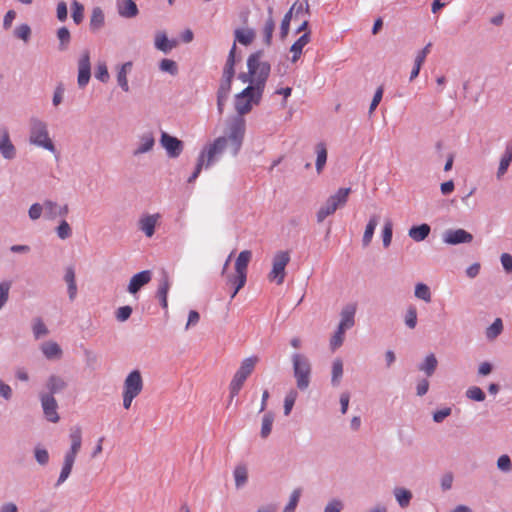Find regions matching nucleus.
Listing matches in <instances>:
<instances>
[{
  "instance_id": "obj_1",
  "label": "nucleus",
  "mask_w": 512,
  "mask_h": 512,
  "mask_svg": "<svg viewBox=\"0 0 512 512\" xmlns=\"http://www.w3.org/2000/svg\"><path fill=\"white\" fill-rule=\"evenodd\" d=\"M245 131V119L233 117L227 126V136L215 138L200 151L198 157L206 163V169L218 162L226 149H229L232 156H237L243 144Z\"/></svg>"
},
{
  "instance_id": "obj_2",
  "label": "nucleus",
  "mask_w": 512,
  "mask_h": 512,
  "mask_svg": "<svg viewBox=\"0 0 512 512\" xmlns=\"http://www.w3.org/2000/svg\"><path fill=\"white\" fill-rule=\"evenodd\" d=\"M247 68L250 74H252V85H248V87H253L256 91V96L262 95L270 75V63L263 60V53L261 51H257L248 57Z\"/></svg>"
},
{
  "instance_id": "obj_3",
  "label": "nucleus",
  "mask_w": 512,
  "mask_h": 512,
  "mask_svg": "<svg viewBox=\"0 0 512 512\" xmlns=\"http://www.w3.org/2000/svg\"><path fill=\"white\" fill-rule=\"evenodd\" d=\"M28 141L31 145L45 149L52 154L57 153L55 144L50 137L48 123L37 116H32L29 119Z\"/></svg>"
},
{
  "instance_id": "obj_4",
  "label": "nucleus",
  "mask_w": 512,
  "mask_h": 512,
  "mask_svg": "<svg viewBox=\"0 0 512 512\" xmlns=\"http://www.w3.org/2000/svg\"><path fill=\"white\" fill-rule=\"evenodd\" d=\"M290 360L296 387L300 391L307 390L312 376V364L309 357L304 353L294 352L291 354Z\"/></svg>"
},
{
  "instance_id": "obj_5",
  "label": "nucleus",
  "mask_w": 512,
  "mask_h": 512,
  "mask_svg": "<svg viewBox=\"0 0 512 512\" xmlns=\"http://www.w3.org/2000/svg\"><path fill=\"white\" fill-rule=\"evenodd\" d=\"M350 192V188H340L331 195L317 211V222L322 223L328 216L333 215L337 209L344 207Z\"/></svg>"
},
{
  "instance_id": "obj_6",
  "label": "nucleus",
  "mask_w": 512,
  "mask_h": 512,
  "mask_svg": "<svg viewBox=\"0 0 512 512\" xmlns=\"http://www.w3.org/2000/svg\"><path fill=\"white\" fill-rule=\"evenodd\" d=\"M257 361H258V358L253 356V357L245 358L241 362L239 369L236 371V373L234 374V376L229 384V392H230L229 403L232 401V399L236 395H238V393L242 389L246 379L253 372Z\"/></svg>"
},
{
  "instance_id": "obj_7",
  "label": "nucleus",
  "mask_w": 512,
  "mask_h": 512,
  "mask_svg": "<svg viewBox=\"0 0 512 512\" xmlns=\"http://www.w3.org/2000/svg\"><path fill=\"white\" fill-rule=\"evenodd\" d=\"M290 262V253L288 251H278L272 259V269L268 274V279L281 285L286 276V266Z\"/></svg>"
},
{
  "instance_id": "obj_8",
  "label": "nucleus",
  "mask_w": 512,
  "mask_h": 512,
  "mask_svg": "<svg viewBox=\"0 0 512 512\" xmlns=\"http://www.w3.org/2000/svg\"><path fill=\"white\" fill-rule=\"evenodd\" d=\"M261 97L262 95L256 96V91L253 87L248 86L237 94L235 98V109L239 114L238 117L243 118L242 116L252 109L253 103H259Z\"/></svg>"
},
{
  "instance_id": "obj_9",
  "label": "nucleus",
  "mask_w": 512,
  "mask_h": 512,
  "mask_svg": "<svg viewBox=\"0 0 512 512\" xmlns=\"http://www.w3.org/2000/svg\"><path fill=\"white\" fill-rule=\"evenodd\" d=\"M143 388L144 382L141 372L135 369L129 372L125 377L122 392L137 398L141 394Z\"/></svg>"
},
{
  "instance_id": "obj_10",
  "label": "nucleus",
  "mask_w": 512,
  "mask_h": 512,
  "mask_svg": "<svg viewBox=\"0 0 512 512\" xmlns=\"http://www.w3.org/2000/svg\"><path fill=\"white\" fill-rule=\"evenodd\" d=\"M91 78V62H90V52L88 50H84L81 52L80 57L78 59V76H77V84L79 88H85Z\"/></svg>"
},
{
  "instance_id": "obj_11",
  "label": "nucleus",
  "mask_w": 512,
  "mask_h": 512,
  "mask_svg": "<svg viewBox=\"0 0 512 512\" xmlns=\"http://www.w3.org/2000/svg\"><path fill=\"white\" fill-rule=\"evenodd\" d=\"M160 145L166 151L169 158H177L183 151V142L177 137L171 136L167 132H162L160 137Z\"/></svg>"
},
{
  "instance_id": "obj_12",
  "label": "nucleus",
  "mask_w": 512,
  "mask_h": 512,
  "mask_svg": "<svg viewBox=\"0 0 512 512\" xmlns=\"http://www.w3.org/2000/svg\"><path fill=\"white\" fill-rule=\"evenodd\" d=\"M161 215L159 213L142 214L137 222L138 229L147 237L151 238L155 234L156 226L159 224Z\"/></svg>"
},
{
  "instance_id": "obj_13",
  "label": "nucleus",
  "mask_w": 512,
  "mask_h": 512,
  "mask_svg": "<svg viewBox=\"0 0 512 512\" xmlns=\"http://www.w3.org/2000/svg\"><path fill=\"white\" fill-rule=\"evenodd\" d=\"M0 154L5 160H13L17 155V149L6 127L0 129Z\"/></svg>"
},
{
  "instance_id": "obj_14",
  "label": "nucleus",
  "mask_w": 512,
  "mask_h": 512,
  "mask_svg": "<svg viewBox=\"0 0 512 512\" xmlns=\"http://www.w3.org/2000/svg\"><path fill=\"white\" fill-rule=\"evenodd\" d=\"M41 405L45 418L52 423H57L60 419L57 412V402L51 394H41L40 396Z\"/></svg>"
},
{
  "instance_id": "obj_15",
  "label": "nucleus",
  "mask_w": 512,
  "mask_h": 512,
  "mask_svg": "<svg viewBox=\"0 0 512 512\" xmlns=\"http://www.w3.org/2000/svg\"><path fill=\"white\" fill-rule=\"evenodd\" d=\"M473 239L472 234L464 229H449L443 234V241L449 245H457L461 243H469Z\"/></svg>"
},
{
  "instance_id": "obj_16",
  "label": "nucleus",
  "mask_w": 512,
  "mask_h": 512,
  "mask_svg": "<svg viewBox=\"0 0 512 512\" xmlns=\"http://www.w3.org/2000/svg\"><path fill=\"white\" fill-rule=\"evenodd\" d=\"M152 279L150 270H143L134 274L128 284L127 291L130 294H136L142 287L148 284Z\"/></svg>"
},
{
  "instance_id": "obj_17",
  "label": "nucleus",
  "mask_w": 512,
  "mask_h": 512,
  "mask_svg": "<svg viewBox=\"0 0 512 512\" xmlns=\"http://www.w3.org/2000/svg\"><path fill=\"white\" fill-rule=\"evenodd\" d=\"M69 438L71 446L69 451L66 452L65 457L75 460L77 453L81 449L82 445V430L80 426H74L70 429Z\"/></svg>"
},
{
  "instance_id": "obj_18",
  "label": "nucleus",
  "mask_w": 512,
  "mask_h": 512,
  "mask_svg": "<svg viewBox=\"0 0 512 512\" xmlns=\"http://www.w3.org/2000/svg\"><path fill=\"white\" fill-rule=\"evenodd\" d=\"M155 145V138L152 132H146L139 136L137 146L133 150V156L137 157L142 154L149 153L153 150Z\"/></svg>"
},
{
  "instance_id": "obj_19",
  "label": "nucleus",
  "mask_w": 512,
  "mask_h": 512,
  "mask_svg": "<svg viewBox=\"0 0 512 512\" xmlns=\"http://www.w3.org/2000/svg\"><path fill=\"white\" fill-rule=\"evenodd\" d=\"M356 305L353 303L345 305L340 313V322L338 327L349 330L355 324Z\"/></svg>"
},
{
  "instance_id": "obj_20",
  "label": "nucleus",
  "mask_w": 512,
  "mask_h": 512,
  "mask_svg": "<svg viewBox=\"0 0 512 512\" xmlns=\"http://www.w3.org/2000/svg\"><path fill=\"white\" fill-rule=\"evenodd\" d=\"M116 9L122 18H134L138 15L139 10L133 0H116Z\"/></svg>"
},
{
  "instance_id": "obj_21",
  "label": "nucleus",
  "mask_w": 512,
  "mask_h": 512,
  "mask_svg": "<svg viewBox=\"0 0 512 512\" xmlns=\"http://www.w3.org/2000/svg\"><path fill=\"white\" fill-rule=\"evenodd\" d=\"M40 351L48 360H58L62 357V349L60 345L52 340L44 341L40 345Z\"/></svg>"
},
{
  "instance_id": "obj_22",
  "label": "nucleus",
  "mask_w": 512,
  "mask_h": 512,
  "mask_svg": "<svg viewBox=\"0 0 512 512\" xmlns=\"http://www.w3.org/2000/svg\"><path fill=\"white\" fill-rule=\"evenodd\" d=\"M311 41L310 32H304L290 47V52L292 54L291 62H297L302 53L304 47Z\"/></svg>"
},
{
  "instance_id": "obj_23",
  "label": "nucleus",
  "mask_w": 512,
  "mask_h": 512,
  "mask_svg": "<svg viewBox=\"0 0 512 512\" xmlns=\"http://www.w3.org/2000/svg\"><path fill=\"white\" fill-rule=\"evenodd\" d=\"M178 42L175 39H168L165 32H157L155 34L154 45L155 48L163 53H169L177 46Z\"/></svg>"
},
{
  "instance_id": "obj_24",
  "label": "nucleus",
  "mask_w": 512,
  "mask_h": 512,
  "mask_svg": "<svg viewBox=\"0 0 512 512\" xmlns=\"http://www.w3.org/2000/svg\"><path fill=\"white\" fill-rule=\"evenodd\" d=\"M64 281L67 284V292L71 301L75 300L78 293L75 270L72 266L65 268Z\"/></svg>"
},
{
  "instance_id": "obj_25",
  "label": "nucleus",
  "mask_w": 512,
  "mask_h": 512,
  "mask_svg": "<svg viewBox=\"0 0 512 512\" xmlns=\"http://www.w3.org/2000/svg\"><path fill=\"white\" fill-rule=\"evenodd\" d=\"M379 219H380V217L376 214L370 216L368 223L365 227L363 237H362V245L364 247H367L370 245V243L373 239L375 229H376L377 225L379 224Z\"/></svg>"
},
{
  "instance_id": "obj_26",
  "label": "nucleus",
  "mask_w": 512,
  "mask_h": 512,
  "mask_svg": "<svg viewBox=\"0 0 512 512\" xmlns=\"http://www.w3.org/2000/svg\"><path fill=\"white\" fill-rule=\"evenodd\" d=\"M431 228L428 224L424 223L417 226H412L408 230V236L415 242L424 241L430 234Z\"/></svg>"
},
{
  "instance_id": "obj_27",
  "label": "nucleus",
  "mask_w": 512,
  "mask_h": 512,
  "mask_svg": "<svg viewBox=\"0 0 512 512\" xmlns=\"http://www.w3.org/2000/svg\"><path fill=\"white\" fill-rule=\"evenodd\" d=\"M316 154L315 167L318 174H320L327 162V148L324 142H319L314 147Z\"/></svg>"
},
{
  "instance_id": "obj_28",
  "label": "nucleus",
  "mask_w": 512,
  "mask_h": 512,
  "mask_svg": "<svg viewBox=\"0 0 512 512\" xmlns=\"http://www.w3.org/2000/svg\"><path fill=\"white\" fill-rule=\"evenodd\" d=\"M132 62L123 63L117 70V83L124 92L129 91V83L127 75L131 71Z\"/></svg>"
},
{
  "instance_id": "obj_29",
  "label": "nucleus",
  "mask_w": 512,
  "mask_h": 512,
  "mask_svg": "<svg viewBox=\"0 0 512 512\" xmlns=\"http://www.w3.org/2000/svg\"><path fill=\"white\" fill-rule=\"evenodd\" d=\"M438 365V360L433 353L425 356L424 360L418 365L419 371L423 372L427 377L434 374Z\"/></svg>"
},
{
  "instance_id": "obj_30",
  "label": "nucleus",
  "mask_w": 512,
  "mask_h": 512,
  "mask_svg": "<svg viewBox=\"0 0 512 512\" xmlns=\"http://www.w3.org/2000/svg\"><path fill=\"white\" fill-rule=\"evenodd\" d=\"M393 495L401 508H407L413 498L412 492L404 487H395L393 489Z\"/></svg>"
},
{
  "instance_id": "obj_31",
  "label": "nucleus",
  "mask_w": 512,
  "mask_h": 512,
  "mask_svg": "<svg viewBox=\"0 0 512 512\" xmlns=\"http://www.w3.org/2000/svg\"><path fill=\"white\" fill-rule=\"evenodd\" d=\"M296 10V13H298L300 10H302V5L300 4L297 7V4H293L290 10L284 15L281 25H280V38L285 39L288 36L289 28H290V22L292 19L293 11Z\"/></svg>"
},
{
  "instance_id": "obj_32",
  "label": "nucleus",
  "mask_w": 512,
  "mask_h": 512,
  "mask_svg": "<svg viewBox=\"0 0 512 512\" xmlns=\"http://www.w3.org/2000/svg\"><path fill=\"white\" fill-rule=\"evenodd\" d=\"M512 162V146H506L505 151L500 159L499 167L496 173L498 179H501L507 172Z\"/></svg>"
},
{
  "instance_id": "obj_33",
  "label": "nucleus",
  "mask_w": 512,
  "mask_h": 512,
  "mask_svg": "<svg viewBox=\"0 0 512 512\" xmlns=\"http://www.w3.org/2000/svg\"><path fill=\"white\" fill-rule=\"evenodd\" d=\"M105 24V15L100 7H94L90 16V29L92 31L100 30Z\"/></svg>"
},
{
  "instance_id": "obj_34",
  "label": "nucleus",
  "mask_w": 512,
  "mask_h": 512,
  "mask_svg": "<svg viewBox=\"0 0 512 512\" xmlns=\"http://www.w3.org/2000/svg\"><path fill=\"white\" fill-rule=\"evenodd\" d=\"M170 289V281L167 274H164L159 281V286L157 290V296L160 299L161 306L163 308H167V295Z\"/></svg>"
},
{
  "instance_id": "obj_35",
  "label": "nucleus",
  "mask_w": 512,
  "mask_h": 512,
  "mask_svg": "<svg viewBox=\"0 0 512 512\" xmlns=\"http://www.w3.org/2000/svg\"><path fill=\"white\" fill-rule=\"evenodd\" d=\"M234 34H235V40L245 46L251 44L255 38V32L253 29H250V28L236 29Z\"/></svg>"
},
{
  "instance_id": "obj_36",
  "label": "nucleus",
  "mask_w": 512,
  "mask_h": 512,
  "mask_svg": "<svg viewBox=\"0 0 512 512\" xmlns=\"http://www.w3.org/2000/svg\"><path fill=\"white\" fill-rule=\"evenodd\" d=\"M31 329L33 333V337L38 340L41 339L49 334V330L40 317H35L32 320Z\"/></svg>"
},
{
  "instance_id": "obj_37",
  "label": "nucleus",
  "mask_w": 512,
  "mask_h": 512,
  "mask_svg": "<svg viewBox=\"0 0 512 512\" xmlns=\"http://www.w3.org/2000/svg\"><path fill=\"white\" fill-rule=\"evenodd\" d=\"M235 54H236V44L234 43L231 47L226 64L223 69V78H233L235 75Z\"/></svg>"
},
{
  "instance_id": "obj_38",
  "label": "nucleus",
  "mask_w": 512,
  "mask_h": 512,
  "mask_svg": "<svg viewBox=\"0 0 512 512\" xmlns=\"http://www.w3.org/2000/svg\"><path fill=\"white\" fill-rule=\"evenodd\" d=\"M252 253L249 250L241 251L235 262V272L246 273L247 267L251 260Z\"/></svg>"
},
{
  "instance_id": "obj_39",
  "label": "nucleus",
  "mask_w": 512,
  "mask_h": 512,
  "mask_svg": "<svg viewBox=\"0 0 512 512\" xmlns=\"http://www.w3.org/2000/svg\"><path fill=\"white\" fill-rule=\"evenodd\" d=\"M504 326L501 318H496L493 323L486 328L485 336L487 340L493 341L495 340L502 332Z\"/></svg>"
},
{
  "instance_id": "obj_40",
  "label": "nucleus",
  "mask_w": 512,
  "mask_h": 512,
  "mask_svg": "<svg viewBox=\"0 0 512 512\" xmlns=\"http://www.w3.org/2000/svg\"><path fill=\"white\" fill-rule=\"evenodd\" d=\"M414 296L425 303H430L432 301V293L429 286L422 282L415 285Z\"/></svg>"
},
{
  "instance_id": "obj_41",
  "label": "nucleus",
  "mask_w": 512,
  "mask_h": 512,
  "mask_svg": "<svg viewBox=\"0 0 512 512\" xmlns=\"http://www.w3.org/2000/svg\"><path fill=\"white\" fill-rule=\"evenodd\" d=\"M236 488H242L248 480V470L245 465H238L233 471Z\"/></svg>"
},
{
  "instance_id": "obj_42",
  "label": "nucleus",
  "mask_w": 512,
  "mask_h": 512,
  "mask_svg": "<svg viewBox=\"0 0 512 512\" xmlns=\"http://www.w3.org/2000/svg\"><path fill=\"white\" fill-rule=\"evenodd\" d=\"M343 376V362L337 358L332 363L331 370V383L333 386H338Z\"/></svg>"
},
{
  "instance_id": "obj_43",
  "label": "nucleus",
  "mask_w": 512,
  "mask_h": 512,
  "mask_svg": "<svg viewBox=\"0 0 512 512\" xmlns=\"http://www.w3.org/2000/svg\"><path fill=\"white\" fill-rule=\"evenodd\" d=\"M246 273H239L235 272V275L228 277V282L234 285V291L231 294V298H234L239 290L245 285L246 283Z\"/></svg>"
},
{
  "instance_id": "obj_44",
  "label": "nucleus",
  "mask_w": 512,
  "mask_h": 512,
  "mask_svg": "<svg viewBox=\"0 0 512 512\" xmlns=\"http://www.w3.org/2000/svg\"><path fill=\"white\" fill-rule=\"evenodd\" d=\"M65 386V381L61 377L55 375L50 376L46 383V387L51 395L60 392L65 388Z\"/></svg>"
},
{
  "instance_id": "obj_45",
  "label": "nucleus",
  "mask_w": 512,
  "mask_h": 512,
  "mask_svg": "<svg viewBox=\"0 0 512 512\" xmlns=\"http://www.w3.org/2000/svg\"><path fill=\"white\" fill-rule=\"evenodd\" d=\"M274 422V414L271 411L266 412L262 417L260 435L262 438H267L272 430Z\"/></svg>"
},
{
  "instance_id": "obj_46",
  "label": "nucleus",
  "mask_w": 512,
  "mask_h": 512,
  "mask_svg": "<svg viewBox=\"0 0 512 512\" xmlns=\"http://www.w3.org/2000/svg\"><path fill=\"white\" fill-rule=\"evenodd\" d=\"M44 217L47 220H54L57 217L58 203L56 201L45 199L43 201Z\"/></svg>"
},
{
  "instance_id": "obj_47",
  "label": "nucleus",
  "mask_w": 512,
  "mask_h": 512,
  "mask_svg": "<svg viewBox=\"0 0 512 512\" xmlns=\"http://www.w3.org/2000/svg\"><path fill=\"white\" fill-rule=\"evenodd\" d=\"M74 462H75V460L64 457V463H63L59 478L57 480L58 486L61 485L62 483H64L68 479V477L72 471Z\"/></svg>"
},
{
  "instance_id": "obj_48",
  "label": "nucleus",
  "mask_w": 512,
  "mask_h": 512,
  "mask_svg": "<svg viewBox=\"0 0 512 512\" xmlns=\"http://www.w3.org/2000/svg\"><path fill=\"white\" fill-rule=\"evenodd\" d=\"M404 323L409 329H414L417 325V309L414 305H410L407 307Z\"/></svg>"
},
{
  "instance_id": "obj_49",
  "label": "nucleus",
  "mask_w": 512,
  "mask_h": 512,
  "mask_svg": "<svg viewBox=\"0 0 512 512\" xmlns=\"http://www.w3.org/2000/svg\"><path fill=\"white\" fill-rule=\"evenodd\" d=\"M57 38L59 40V50L65 51L71 41L70 31L66 27L57 30Z\"/></svg>"
},
{
  "instance_id": "obj_50",
  "label": "nucleus",
  "mask_w": 512,
  "mask_h": 512,
  "mask_svg": "<svg viewBox=\"0 0 512 512\" xmlns=\"http://www.w3.org/2000/svg\"><path fill=\"white\" fill-rule=\"evenodd\" d=\"M56 235L61 240H66L72 236V228L66 220H61L55 228Z\"/></svg>"
},
{
  "instance_id": "obj_51",
  "label": "nucleus",
  "mask_w": 512,
  "mask_h": 512,
  "mask_svg": "<svg viewBox=\"0 0 512 512\" xmlns=\"http://www.w3.org/2000/svg\"><path fill=\"white\" fill-rule=\"evenodd\" d=\"M381 235H382L383 246L385 248H388L391 245L392 236H393V224L390 220H387L384 223Z\"/></svg>"
},
{
  "instance_id": "obj_52",
  "label": "nucleus",
  "mask_w": 512,
  "mask_h": 512,
  "mask_svg": "<svg viewBox=\"0 0 512 512\" xmlns=\"http://www.w3.org/2000/svg\"><path fill=\"white\" fill-rule=\"evenodd\" d=\"M275 29V21L273 17H267L264 27H263V35H264V43L267 45L271 44L273 31Z\"/></svg>"
},
{
  "instance_id": "obj_53",
  "label": "nucleus",
  "mask_w": 512,
  "mask_h": 512,
  "mask_svg": "<svg viewBox=\"0 0 512 512\" xmlns=\"http://www.w3.org/2000/svg\"><path fill=\"white\" fill-rule=\"evenodd\" d=\"M72 18L75 24H80L84 18V6L77 0L72 1Z\"/></svg>"
},
{
  "instance_id": "obj_54",
  "label": "nucleus",
  "mask_w": 512,
  "mask_h": 512,
  "mask_svg": "<svg viewBox=\"0 0 512 512\" xmlns=\"http://www.w3.org/2000/svg\"><path fill=\"white\" fill-rule=\"evenodd\" d=\"M301 497V489H294L289 497V501L286 504L283 512H295L298 502Z\"/></svg>"
},
{
  "instance_id": "obj_55",
  "label": "nucleus",
  "mask_w": 512,
  "mask_h": 512,
  "mask_svg": "<svg viewBox=\"0 0 512 512\" xmlns=\"http://www.w3.org/2000/svg\"><path fill=\"white\" fill-rule=\"evenodd\" d=\"M297 397H298V393L295 389H291L286 394L285 399H284V415L285 416H288L291 413Z\"/></svg>"
},
{
  "instance_id": "obj_56",
  "label": "nucleus",
  "mask_w": 512,
  "mask_h": 512,
  "mask_svg": "<svg viewBox=\"0 0 512 512\" xmlns=\"http://www.w3.org/2000/svg\"><path fill=\"white\" fill-rule=\"evenodd\" d=\"M465 395H466V397L468 399L473 400V401H477V402H482L486 398L485 393L478 386H471V387H469L466 390Z\"/></svg>"
},
{
  "instance_id": "obj_57",
  "label": "nucleus",
  "mask_w": 512,
  "mask_h": 512,
  "mask_svg": "<svg viewBox=\"0 0 512 512\" xmlns=\"http://www.w3.org/2000/svg\"><path fill=\"white\" fill-rule=\"evenodd\" d=\"M95 77L102 83H107L110 75L108 72V68L105 62H98L96 71H95Z\"/></svg>"
},
{
  "instance_id": "obj_58",
  "label": "nucleus",
  "mask_w": 512,
  "mask_h": 512,
  "mask_svg": "<svg viewBox=\"0 0 512 512\" xmlns=\"http://www.w3.org/2000/svg\"><path fill=\"white\" fill-rule=\"evenodd\" d=\"M44 214L43 203H33L28 209V216L31 221H37Z\"/></svg>"
},
{
  "instance_id": "obj_59",
  "label": "nucleus",
  "mask_w": 512,
  "mask_h": 512,
  "mask_svg": "<svg viewBox=\"0 0 512 512\" xmlns=\"http://www.w3.org/2000/svg\"><path fill=\"white\" fill-rule=\"evenodd\" d=\"M159 68L161 71L169 73L170 75H176L178 72V67L175 61L171 59H163L159 64Z\"/></svg>"
},
{
  "instance_id": "obj_60",
  "label": "nucleus",
  "mask_w": 512,
  "mask_h": 512,
  "mask_svg": "<svg viewBox=\"0 0 512 512\" xmlns=\"http://www.w3.org/2000/svg\"><path fill=\"white\" fill-rule=\"evenodd\" d=\"M347 330L341 329L340 327H337V330L335 331L334 335L331 337L330 340V346L332 350H336L339 348L343 341H344V334Z\"/></svg>"
},
{
  "instance_id": "obj_61",
  "label": "nucleus",
  "mask_w": 512,
  "mask_h": 512,
  "mask_svg": "<svg viewBox=\"0 0 512 512\" xmlns=\"http://www.w3.org/2000/svg\"><path fill=\"white\" fill-rule=\"evenodd\" d=\"M14 36L27 42L31 36V28L27 24H21L14 30Z\"/></svg>"
},
{
  "instance_id": "obj_62",
  "label": "nucleus",
  "mask_w": 512,
  "mask_h": 512,
  "mask_svg": "<svg viewBox=\"0 0 512 512\" xmlns=\"http://www.w3.org/2000/svg\"><path fill=\"white\" fill-rule=\"evenodd\" d=\"M34 457L38 464L46 465L49 462V453L45 448L36 446L34 448Z\"/></svg>"
},
{
  "instance_id": "obj_63",
  "label": "nucleus",
  "mask_w": 512,
  "mask_h": 512,
  "mask_svg": "<svg viewBox=\"0 0 512 512\" xmlns=\"http://www.w3.org/2000/svg\"><path fill=\"white\" fill-rule=\"evenodd\" d=\"M497 468L504 473L511 472L512 471V461H511L510 457L506 454L501 455L497 459Z\"/></svg>"
},
{
  "instance_id": "obj_64",
  "label": "nucleus",
  "mask_w": 512,
  "mask_h": 512,
  "mask_svg": "<svg viewBox=\"0 0 512 512\" xmlns=\"http://www.w3.org/2000/svg\"><path fill=\"white\" fill-rule=\"evenodd\" d=\"M344 508V503L338 498H333L324 507L323 512H341Z\"/></svg>"
}]
</instances>
